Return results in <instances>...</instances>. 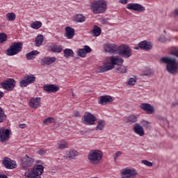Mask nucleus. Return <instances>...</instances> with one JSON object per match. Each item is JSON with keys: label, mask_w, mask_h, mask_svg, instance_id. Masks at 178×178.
<instances>
[{"label": "nucleus", "mask_w": 178, "mask_h": 178, "mask_svg": "<svg viewBox=\"0 0 178 178\" xmlns=\"http://www.w3.org/2000/svg\"><path fill=\"white\" fill-rule=\"evenodd\" d=\"M111 63H105L102 65L99 66L96 69L97 73H105L109 70H112L115 67V65L122 66L123 65V58L119 56H112L110 58Z\"/></svg>", "instance_id": "f257e3e1"}, {"label": "nucleus", "mask_w": 178, "mask_h": 178, "mask_svg": "<svg viewBox=\"0 0 178 178\" xmlns=\"http://www.w3.org/2000/svg\"><path fill=\"white\" fill-rule=\"evenodd\" d=\"M161 61L167 64V71L171 74H177L178 73V61L175 58L163 57L161 58Z\"/></svg>", "instance_id": "f03ea898"}, {"label": "nucleus", "mask_w": 178, "mask_h": 178, "mask_svg": "<svg viewBox=\"0 0 178 178\" xmlns=\"http://www.w3.org/2000/svg\"><path fill=\"white\" fill-rule=\"evenodd\" d=\"M108 4L105 0H98L90 3V10L95 15L105 13Z\"/></svg>", "instance_id": "7ed1b4c3"}, {"label": "nucleus", "mask_w": 178, "mask_h": 178, "mask_svg": "<svg viewBox=\"0 0 178 178\" xmlns=\"http://www.w3.org/2000/svg\"><path fill=\"white\" fill-rule=\"evenodd\" d=\"M104 154L99 149H92L90 150L88 154V159L92 165H98L101 163V161H102V157Z\"/></svg>", "instance_id": "20e7f679"}, {"label": "nucleus", "mask_w": 178, "mask_h": 178, "mask_svg": "<svg viewBox=\"0 0 178 178\" xmlns=\"http://www.w3.org/2000/svg\"><path fill=\"white\" fill-rule=\"evenodd\" d=\"M44 173V166L41 165H35L33 169L25 172V178H41Z\"/></svg>", "instance_id": "39448f33"}, {"label": "nucleus", "mask_w": 178, "mask_h": 178, "mask_svg": "<svg viewBox=\"0 0 178 178\" xmlns=\"http://www.w3.org/2000/svg\"><path fill=\"white\" fill-rule=\"evenodd\" d=\"M22 49H23L22 42H14L10 46L6 54L8 56H14V55H17L21 52Z\"/></svg>", "instance_id": "423d86ee"}, {"label": "nucleus", "mask_w": 178, "mask_h": 178, "mask_svg": "<svg viewBox=\"0 0 178 178\" xmlns=\"http://www.w3.org/2000/svg\"><path fill=\"white\" fill-rule=\"evenodd\" d=\"M118 54L120 55V56H122L125 58H130V56L133 55L131 49H130V47L126 44H122L118 47Z\"/></svg>", "instance_id": "0eeeda50"}, {"label": "nucleus", "mask_w": 178, "mask_h": 178, "mask_svg": "<svg viewBox=\"0 0 178 178\" xmlns=\"http://www.w3.org/2000/svg\"><path fill=\"white\" fill-rule=\"evenodd\" d=\"M82 120L84 124L91 126L92 124H95V122H97V117L91 113H85Z\"/></svg>", "instance_id": "6e6552de"}, {"label": "nucleus", "mask_w": 178, "mask_h": 178, "mask_svg": "<svg viewBox=\"0 0 178 178\" xmlns=\"http://www.w3.org/2000/svg\"><path fill=\"white\" fill-rule=\"evenodd\" d=\"M33 163H34V159L26 154L21 160L20 166L22 169L26 170L32 166Z\"/></svg>", "instance_id": "1a4fd4ad"}, {"label": "nucleus", "mask_w": 178, "mask_h": 178, "mask_svg": "<svg viewBox=\"0 0 178 178\" xmlns=\"http://www.w3.org/2000/svg\"><path fill=\"white\" fill-rule=\"evenodd\" d=\"M1 86L3 90H7V91H12L16 86V81H15L13 79H8L3 82H1Z\"/></svg>", "instance_id": "9d476101"}, {"label": "nucleus", "mask_w": 178, "mask_h": 178, "mask_svg": "<svg viewBox=\"0 0 178 178\" xmlns=\"http://www.w3.org/2000/svg\"><path fill=\"white\" fill-rule=\"evenodd\" d=\"M137 176V170L134 169L124 168L121 171L122 178H135Z\"/></svg>", "instance_id": "9b49d317"}, {"label": "nucleus", "mask_w": 178, "mask_h": 178, "mask_svg": "<svg viewBox=\"0 0 178 178\" xmlns=\"http://www.w3.org/2000/svg\"><path fill=\"white\" fill-rule=\"evenodd\" d=\"M10 138V131L5 127L0 128V143H6Z\"/></svg>", "instance_id": "f8f14e48"}, {"label": "nucleus", "mask_w": 178, "mask_h": 178, "mask_svg": "<svg viewBox=\"0 0 178 178\" xmlns=\"http://www.w3.org/2000/svg\"><path fill=\"white\" fill-rule=\"evenodd\" d=\"M127 9H129V10H135V12H139L140 13L145 12V7L143 6L141 4L134 3L127 4Z\"/></svg>", "instance_id": "ddd939ff"}, {"label": "nucleus", "mask_w": 178, "mask_h": 178, "mask_svg": "<svg viewBox=\"0 0 178 178\" xmlns=\"http://www.w3.org/2000/svg\"><path fill=\"white\" fill-rule=\"evenodd\" d=\"M3 165H4L6 169H16L17 164L16 161L9 159V157H4L2 161Z\"/></svg>", "instance_id": "4468645a"}, {"label": "nucleus", "mask_w": 178, "mask_h": 178, "mask_svg": "<svg viewBox=\"0 0 178 178\" xmlns=\"http://www.w3.org/2000/svg\"><path fill=\"white\" fill-rule=\"evenodd\" d=\"M142 111H144L147 115H152L155 112V108L148 103H143L139 106Z\"/></svg>", "instance_id": "2eb2a0df"}, {"label": "nucleus", "mask_w": 178, "mask_h": 178, "mask_svg": "<svg viewBox=\"0 0 178 178\" xmlns=\"http://www.w3.org/2000/svg\"><path fill=\"white\" fill-rule=\"evenodd\" d=\"M138 47L143 51H151L152 49V43L147 40H143L138 44Z\"/></svg>", "instance_id": "dca6fc26"}, {"label": "nucleus", "mask_w": 178, "mask_h": 178, "mask_svg": "<svg viewBox=\"0 0 178 178\" xmlns=\"http://www.w3.org/2000/svg\"><path fill=\"white\" fill-rule=\"evenodd\" d=\"M29 106L33 109H37L38 106H41V97H32L29 100Z\"/></svg>", "instance_id": "f3484780"}, {"label": "nucleus", "mask_w": 178, "mask_h": 178, "mask_svg": "<svg viewBox=\"0 0 178 178\" xmlns=\"http://www.w3.org/2000/svg\"><path fill=\"white\" fill-rule=\"evenodd\" d=\"M56 62V57H44L41 59L40 65L42 66L51 65V63H55Z\"/></svg>", "instance_id": "a211bd4d"}, {"label": "nucleus", "mask_w": 178, "mask_h": 178, "mask_svg": "<svg viewBox=\"0 0 178 178\" xmlns=\"http://www.w3.org/2000/svg\"><path fill=\"white\" fill-rule=\"evenodd\" d=\"M133 131L140 137H143L144 134H145V132L144 131V128H143L141 125H140L138 123L133 125Z\"/></svg>", "instance_id": "6ab92c4d"}, {"label": "nucleus", "mask_w": 178, "mask_h": 178, "mask_svg": "<svg viewBox=\"0 0 178 178\" xmlns=\"http://www.w3.org/2000/svg\"><path fill=\"white\" fill-rule=\"evenodd\" d=\"M92 49L89 46H84L83 49H79L77 51L78 56L81 58H86L87 54H90Z\"/></svg>", "instance_id": "aec40b11"}, {"label": "nucleus", "mask_w": 178, "mask_h": 178, "mask_svg": "<svg viewBox=\"0 0 178 178\" xmlns=\"http://www.w3.org/2000/svg\"><path fill=\"white\" fill-rule=\"evenodd\" d=\"M43 90L46 92H58L59 91V87L54 84L45 85L43 86Z\"/></svg>", "instance_id": "412c9836"}, {"label": "nucleus", "mask_w": 178, "mask_h": 178, "mask_svg": "<svg viewBox=\"0 0 178 178\" xmlns=\"http://www.w3.org/2000/svg\"><path fill=\"white\" fill-rule=\"evenodd\" d=\"M113 99L112 97L109 95H106V96H102L100 97V99L98 101V104L99 105H106V104H109V102H113Z\"/></svg>", "instance_id": "4be33fe9"}, {"label": "nucleus", "mask_w": 178, "mask_h": 178, "mask_svg": "<svg viewBox=\"0 0 178 178\" xmlns=\"http://www.w3.org/2000/svg\"><path fill=\"white\" fill-rule=\"evenodd\" d=\"M106 52H111V54H114V52L119 51V47H118L115 44H107L105 46Z\"/></svg>", "instance_id": "5701e85b"}, {"label": "nucleus", "mask_w": 178, "mask_h": 178, "mask_svg": "<svg viewBox=\"0 0 178 178\" xmlns=\"http://www.w3.org/2000/svg\"><path fill=\"white\" fill-rule=\"evenodd\" d=\"M74 29L70 26L65 27V37H66V38H68V40H72V38L74 37Z\"/></svg>", "instance_id": "b1692460"}, {"label": "nucleus", "mask_w": 178, "mask_h": 178, "mask_svg": "<svg viewBox=\"0 0 178 178\" xmlns=\"http://www.w3.org/2000/svg\"><path fill=\"white\" fill-rule=\"evenodd\" d=\"M50 51L56 54H60L63 51V47L60 44H54L50 46Z\"/></svg>", "instance_id": "393cba45"}, {"label": "nucleus", "mask_w": 178, "mask_h": 178, "mask_svg": "<svg viewBox=\"0 0 178 178\" xmlns=\"http://www.w3.org/2000/svg\"><path fill=\"white\" fill-rule=\"evenodd\" d=\"M124 121L126 122V123H129V124H133V123L137 122V116L130 115L129 116L124 117Z\"/></svg>", "instance_id": "a878e982"}, {"label": "nucleus", "mask_w": 178, "mask_h": 178, "mask_svg": "<svg viewBox=\"0 0 178 178\" xmlns=\"http://www.w3.org/2000/svg\"><path fill=\"white\" fill-rule=\"evenodd\" d=\"M101 33H102V30H101V28L97 25H95L91 31V34L93 37H99V35H101Z\"/></svg>", "instance_id": "bb28decb"}, {"label": "nucleus", "mask_w": 178, "mask_h": 178, "mask_svg": "<svg viewBox=\"0 0 178 178\" xmlns=\"http://www.w3.org/2000/svg\"><path fill=\"white\" fill-rule=\"evenodd\" d=\"M39 54H40V51H35V50L32 51H31V52H29V53H27V54H26V59H27L28 60H33V59L35 58L34 56H35V55H38Z\"/></svg>", "instance_id": "cd10ccee"}, {"label": "nucleus", "mask_w": 178, "mask_h": 178, "mask_svg": "<svg viewBox=\"0 0 178 178\" xmlns=\"http://www.w3.org/2000/svg\"><path fill=\"white\" fill-rule=\"evenodd\" d=\"M64 58H70V56H74V52L71 49H65L63 50Z\"/></svg>", "instance_id": "c85d7f7f"}, {"label": "nucleus", "mask_w": 178, "mask_h": 178, "mask_svg": "<svg viewBox=\"0 0 178 178\" xmlns=\"http://www.w3.org/2000/svg\"><path fill=\"white\" fill-rule=\"evenodd\" d=\"M105 124H106V123L105 122V120H100L98 121L97 122V125L95 127V130H104V127H105Z\"/></svg>", "instance_id": "c756f323"}, {"label": "nucleus", "mask_w": 178, "mask_h": 178, "mask_svg": "<svg viewBox=\"0 0 178 178\" xmlns=\"http://www.w3.org/2000/svg\"><path fill=\"white\" fill-rule=\"evenodd\" d=\"M74 22L76 23H83L86 22V17L83 16L81 14H78L75 17Z\"/></svg>", "instance_id": "7c9ffc66"}, {"label": "nucleus", "mask_w": 178, "mask_h": 178, "mask_svg": "<svg viewBox=\"0 0 178 178\" xmlns=\"http://www.w3.org/2000/svg\"><path fill=\"white\" fill-rule=\"evenodd\" d=\"M78 156L79 153L74 150H70V152H67V156H68L70 159H74V158Z\"/></svg>", "instance_id": "2f4dec72"}, {"label": "nucleus", "mask_w": 178, "mask_h": 178, "mask_svg": "<svg viewBox=\"0 0 178 178\" xmlns=\"http://www.w3.org/2000/svg\"><path fill=\"white\" fill-rule=\"evenodd\" d=\"M44 42V36L42 35H38L35 38V45L36 47H40L41 44Z\"/></svg>", "instance_id": "473e14b6"}, {"label": "nucleus", "mask_w": 178, "mask_h": 178, "mask_svg": "<svg viewBox=\"0 0 178 178\" xmlns=\"http://www.w3.org/2000/svg\"><path fill=\"white\" fill-rule=\"evenodd\" d=\"M7 119V116L5 113V111L2 108L0 107V123H3V122H6Z\"/></svg>", "instance_id": "72a5a7b5"}, {"label": "nucleus", "mask_w": 178, "mask_h": 178, "mask_svg": "<svg viewBox=\"0 0 178 178\" xmlns=\"http://www.w3.org/2000/svg\"><path fill=\"white\" fill-rule=\"evenodd\" d=\"M26 81L28 82L29 84H33V83H35V76L34 75H27L24 76Z\"/></svg>", "instance_id": "f704fd0d"}, {"label": "nucleus", "mask_w": 178, "mask_h": 178, "mask_svg": "<svg viewBox=\"0 0 178 178\" xmlns=\"http://www.w3.org/2000/svg\"><path fill=\"white\" fill-rule=\"evenodd\" d=\"M41 26H42V23H41V22L40 21L33 22L31 24V27L32 29H34L35 30H38V29H40Z\"/></svg>", "instance_id": "c9c22d12"}, {"label": "nucleus", "mask_w": 178, "mask_h": 178, "mask_svg": "<svg viewBox=\"0 0 178 178\" xmlns=\"http://www.w3.org/2000/svg\"><path fill=\"white\" fill-rule=\"evenodd\" d=\"M6 19L8 22H13L16 19V14L15 13H8L6 14Z\"/></svg>", "instance_id": "e433bc0d"}, {"label": "nucleus", "mask_w": 178, "mask_h": 178, "mask_svg": "<svg viewBox=\"0 0 178 178\" xmlns=\"http://www.w3.org/2000/svg\"><path fill=\"white\" fill-rule=\"evenodd\" d=\"M43 123L45 126H48V124H49L51 123H55V118H54L52 117H49V118H46L45 120H44Z\"/></svg>", "instance_id": "4c0bfd02"}, {"label": "nucleus", "mask_w": 178, "mask_h": 178, "mask_svg": "<svg viewBox=\"0 0 178 178\" xmlns=\"http://www.w3.org/2000/svg\"><path fill=\"white\" fill-rule=\"evenodd\" d=\"M118 73L121 74H124V73H127V67L124 65H121L120 67L117 68Z\"/></svg>", "instance_id": "58836bf2"}, {"label": "nucleus", "mask_w": 178, "mask_h": 178, "mask_svg": "<svg viewBox=\"0 0 178 178\" xmlns=\"http://www.w3.org/2000/svg\"><path fill=\"white\" fill-rule=\"evenodd\" d=\"M8 40V36L6 33H0V44H3L5 41Z\"/></svg>", "instance_id": "ea45409f"}, {"label": "nucleus", "mask_w": 178, "mask_h": 178, "mask_svg": "<svg viewBox=\"0 0 178 178\" xmlns=\"http://www.w3.org/2000/svg\"><path fill=\"white\" fill-rule=\"evenodd\" d=\"M151 74H153L152 70L147 68L146 70H145L143 73L140 74V76H151Z\"/></svg>", "instance_id": "a19ab883"}, {"label": "nucleus", "mask_w": 178, "mask_h": 178, "mask_svg": "<svg viewBox=\"0 0 178 178\" xmlns=\"http://www.w3.org/2000/svg\"><path fill=\"white\" fill-rule=\"evenodd\" d=\"M68 145L65 140L62 141L60 143H58V149H65L67 148Z\"/></svg>", "instance_id": "79ce46f5"}, {"label": "nucleus", "mask_w": 178, "mask_h": 178, "mask_svg": "<svg viewBox=\"0 0 178 178\" xmlns=\"http://www.w3.org/2000/svg\"><path fill=\"white\" fill-rule=\"evenodd\" d=\"M30 84L29 83V82L26 80V78L24 77L23 79L21 80V81H19V86H21L22 88L23 87H27V86H29Z\"/></svg>", "instance_id": "37998d69"}, {"label": "nucleus", "mask_w": 178, "mask_h": 178, "mask_svg": "<svg viewBox=\"0 0 178 178\" xmlns=\"http://www.w3.org/2000/svg\"><path fill=\"white\" fill-rule=\"evenodd\" d=\"M136 81H137V79L136 77L129 78L127 81V85L128 86H134V84H136Z\"/></svg>", "instance_id": "c03bdc74"}, {"label": "nucleus", "mask_w": 178, "mask_h": 178, "mask_svg": "<svg viewBox=\"0 0 178 178\" xmlns=\"http://www.w3.org/2000/svg\"><path fill=\"white\" fill-rule=\"evenodd\" d=\"M36 154L42 156V155H45L47 154V149H39L38 151L36 152Z\"/></svg>", "instance_id": "a18cd8bd"}, {"label": "nucleus", "mask_w": 178, "mask_h": 178, "mask_svg": "<svg viewBox=\"0 0 178 178\" xmlns=\"http://www.w3.org/2000/svg\"><path fill=\"white\" fill-rule=\"evenodd\" d=\"M142 163H143V165H145V166H149V167L152 166V163H151L147 160H143Z\"/></svg>", "instance_id": "49530a36"}, {"label": "nucleus", "mask_w": 178, "mask_h": 178, "mask_svg": "<svg viewBox=\"0 0 178 178\" xmlns=\"http://www.w3.org/2000/svg\"><path fill=\"white\" fill-rule=\"evenodd\" d=\"M142 124L145 129H149V122L147 121H143Z\"/></svg>", "instance_id": "de8ad7c7"}, {"label": "nucleus", "mask_w": 178, "mask_h": 178, "mask_svg": "<svg viewBox=\"0 0 178 178\" xmlns=\"http://www.w3.org/2000/svg\"><path fill=\"white\" fill-rule=\"evenodd\" d=\"M120 155H122V152H117L115 154V156H114V161L115 162H116V159L117 158H119V156H120Z\"/></svg>", "instance_id": "09e8293b"}, {"label": "nucleus", "mask_w": 178, "mask_h": 178, "mask_svg": "<svg viewBox=\"0 0 178 178\" xmlns=\"http://www.w3.org/2000/svg\"><path fill=\"white\" fill-rule=\"evenodd\" d=\"M172 55L178 58V49H173L171 51Z\"/></svg>", "instance_id": "8fccbe9b"}, {"label": "nucleus", "mask_w": 178, "mask_h": 178, "mask_svg": "<svg viewBox=\"0 0 178 178\" xmlns=\"http://www.w3.org/2000/svg\"><path fill=\"white\" fill-rule=\"evenodd\" d=\"M157 119L159 120H162L164 123H168V120H166V118H163V117H161V116H159L157 118Z\"/></svg>", "instance_id": "3c124183"}, {"label": "nucleus", "mask_w": 178, "mask_h": 178, "mask_svg": "<svg viewBox=\"0 0 178 178\" xmlns=\"http://www.w3.org/2000/svg\"><path fill=\"white\" fill-rule=\"evenodd\" d=\"M19 127H20V129H26V127H27V124H19Z\"/></svg>", "instance_id": "603ef678"}, {"label": "nucleus", "mask_w": 178, "mask_h": 178, "mask_svg": "<svg viewBox=\"0 0 178 178\" xmlns=\"http://www.w3.org/2000/svg\"><path fill=\"white\" fill-rule=\"evenodd\" d=\"M120 2L123 4L127 3V0H120Z\"/></svg>", "instance_id": "864d4df0"}, {"label": "nucleus", "mask_w": 178, "mask_h": 178, "mask_svg": "<svg viewBox=\"0 0 178 178\" xmlns=\"http://www.w3.org/2000/svg\"><path fill=\"white\" fill-rule=\"evenodd\" d=\"M0 178H8V176L0 174Z\"/></svg>", "instance_id": "5fc2aeb1"}, {"label": "nucleus", "mask_w": 178, "mask_h": 178, "mask_svg": "<svg viewBox=\"0 0 178 178\" xmlns=\"http://www.w3.org/2000/svg\"><path fill=\"white\" fill-rule=\"evenodd\" d=\"M175 15L178 16V8L175 9Z\"/></svg>", "instance_id": "6e6d98bb"}, {"label": "nucleus", "mask_w": 178, "mask_h": 178, "mask_svg": "<svg viewBox=\"0 0 178 178\" xmlns=\"http://www.w3.org/2000/svg\"><path fill=\"white\" fill-rule=\"evenodd\" d=\"M2 97H3V93L2 92H0V99Z\"/></svg>", "instance_id": "4d7b16f0"}, {"label": "nucleus", "mask_w": 178, "mask_h": 178, "mask_svg": "<svg viewBox=\"0 0 178 178\" xmlns=\"http://www.w3.org/2000/svg\"><path fill=\"white\" fill-rule=\"evenodd\" d=\"M159 41L161 42H165V40H162V38H160Z\"/></svg>", "instance_id": "13d9d810"}, {"label": "nucleus", "mask_w": 178, "mask_h": 178, "mask_svg": "<svg viewBox=\"0 0 178 178\" xmlns=\"http://www.w3.org/2000/svg\"><path fill=\"white\" fill-rule=\"evenodd\" d=\"M134 49H138V47H135Z\"/></svg>", "instance_id": "bf43d9fd"}, {"label": "nucleus", "mask_w": 178, "mask_h": 178, "mask_svg": "<svg viewBox=\"0 0 178 178\" xmlns=\"http://www.w3.org/2000/svg\"><path fill=\"white\" fill-rule=\"evenodd\" d=\"M72 97H74V93L73 92H72Z\"/></svg>", "instance_id": "052dcab7"}]
</instances>
